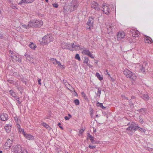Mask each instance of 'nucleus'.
I'll return each mask as SVG.
<instances>
[{
	"mask_svg": "<svg viewBox=\"0 0 153 153\" xmlns=\"http://www.w3.org/2000/svg\"><path fill=\"white\" fill-rule=\"evenodd\" d=\"M14 120H15L16 121H18V119L17 118V117H14Z\"/></svg>",
	"mask_w": 153,
	"mask_h": 153,
	"instance_id": "0e129e2a",
	"label": "nucleus"
},
{
	"mask_svg": "<svg viewBox=\"0 0 153 153\" xmlns=\"http://www.w3.org/2000/svg\"><path fill=\"white\" fill-rule=\"evenodd\" d=\"M41 42L45 45L48 44L52 40V37L51 35L48 34L42 38Z\"/></svg>",
	"mask_w": 153,
	"mask_h": 153,
	"instance_id": "7ed1b4c3",
	"label": "nucleus"
},
{
	"mask_svg": "<svg viewBox=\"0 0 153 153\" xmlns=\"http://www.w3.org/2000/svg\"><path fill=\"white\" fill-rule=\"evenodd\" d=\"M22 26L23 27H24L25 28H26V29H28V28H29V27L28 25H22Z\"/></svg>",
	"mask_w": 153,
	"mask_h": 153,
	"instance_id": "5fc2aeb1",
	"label": "nucleus"
},
{
	"mask_svg": "<svg viewBox=\"0 0 153 153\" xmlns=\"http://www.w3.org/2000/svg\"><path fill=\"white\" fill-rule=\"evenodd\" d=\"M97 106L101 108L102 109H103L106 108V107L103 105L102 103H100L98 102H97Z\"/></svg>",
	"mask_w": 153,
	"mask_h": 153,
	"instance_id": "aec40b11",
	"label": "nucleus"
},
{
	"mask_svg": "<svg viewBox=\"0 0 153 153\" xmlns=\"http://www.w3.org/2000/svg\"><path fill=\"white\" fill-rule=\"evenodd\" d=\"M104 73L105 75H108L109 76H110V74L108 73L107 70H105L104 72Z\"/></svg>",
	"mask_w": 153,
	"mask_h": 153,
	"instance_id": "a18cd8bd",
	"label": "nucleus"
},
{
	"mask_svg": "<svg viewBox=\"0 0 153 153\" xmlns=\"http://www.w3.org/2000/svg\"><path fill=\"white\" fill-rule=\"evenodd\" d=\"M129 102L132 105H133V104L132 102L131 101V100H129Z\"/></svg>",
	"mask_w": 153,
	"mask_h": 153,
	"instance_id": "338daca9",
	"label": "nucleus"
},
{
	"mask_svg": "<svg viewBox=\"0 0 153 153\" xmlns=\"http://www.w3.org/2000/svg\"><path fill=\"white\" fill-rule=\"evenodd\" d=\"M139 128V127L137 126V124L136 125V126H135L133 130L134 131H136Z\"/></svg>",
	"mask_w": 153,
	"mask_h": 153,
	"instance_id": "c03bdc74",
	"label": "nucleus"
},
{
	"mask_svg": "<svg viewBox=\"0 0 153 153\" xmlns=\"http://www.w3.org/2000/svg\"><path fill=\"white\" fill-rule=\"evenodd\" d=\"M121 97L123 98V99H126L127 100H128V98L125 97L124 95H122Z\"/></svg>",
	"mask_w": 153,
	"mask_h": 153,
	"instance_id": "79ce46f5",
	"label": "nucleus"
},
{
	"mask_svg": "<svg viewBox=\"0 0 153 153\" xmlns=\"http://www.w3.org/2000/svg\"><path fill=\"white\" fill-rule=\"evenodd\" d=\"M22 153H27V152L26 149H22Z\"/></svg>",
	"mask_w": 153,
	"mask_h": 153,
	"instance_id": "49530a36",
	"label": "nucleus"
},
{
	"mask_svg": "<svg viewBox=\"0 0 153 153\" xmlns=\"http://www.w3.org/2000/svg\"><path fill=\"white\" fill-rule=\"evenodd\" d=\"M76 48H78V50H79L80 49V45L78 44H77L76 43Z\"/></svg>",
	"mask_w": 153,
	"mask_h": 153,
	"instance_id": "6e6d98bb",
	"label": "nucleus"
},
{
	"mask_svg": "<svg viewBox=\"0 0 153 153\" xmlns=\"http://www.w3.org/2000/svg\"><path fill=\"white\" fill-rule=\"evenodd\" d=\"M25 137L28 140H33L34 138V137L31 134H25L24 135Z\"/></svg>",
	"mask_w": 153,
	"mask_h": 153,
	"instance_id": "dca6fc26",
	"label": "nucleus"
},
{
	"mask_svg": "<svg viewBox=\"0 0 153 153\" xmlns=\"http://www.w3.org/2000/svg\"><path fill=\"white\" fill-rule=\"evenodd\" d=\"M16 100H17L18 103L19 104H20L21 103L22 101H20L19 100V98L17 97L16 98Z\"/></svg>",
	"mask_w": 153,
	"mask_h": 153,
	"instance_id": "de8ad7c7",
	"label": "nucleus"
},
{
	"mask_svg": "<svg viewBox=\"0 0 153 153\" xmlns=\"http://www.w3.org/2000/svg\"><path fill=\"white\" fill-rule=\"evenodd\" d=\"M50 61L53 64H56V62H57V60L56 59H55L54 58H51L50 59Z\"/></svg>",
	"mask_w": 153,
	"mask_h": 153,
	"instance_id": "bb28decb",
	"label": "nucleus"
},
{
	"mask_svg": "<svg viewBox=\"0 0 153 153\" xmlns=\"http://www.w3.org/2000/svg\"><path fill=\"white\" fill-rule=\"evenodd\" d=\"M148 67L147 63L145 62L140 64L139 66V70L140 72L145 74V70Z\"/></svg>",
	"mask_w": 153,
	"mask_h": 153,
	"instance_id": "20e7f679",
	"label": "nucleus"
},
{
	"mask_svg": "<svg viewBox=\"0 0 153 153\" xmlns=\"http://www.w3.org/2000/svg\"><path fill=\"white\" fill-rule=\"evenodd\" d=\"M29 46L31 48L33 49H35L36 47V46L33 43H31V44L29 45Z\"/></svg>",
	"mask_w": 153,
	"mask_h": 153,
	"instance_id": "2f4dec72",
	"label": "nucleus"
},
{
	"mask_svg": "<svg viewBox=\"0 0 153 153\" xmlns=\"http://www.w3.org/2000/svg\"><path fill=\"white\" fill-rule=\"evenodd\" d=\"M136 124L134 122H132L130 126L131 128V131H132V130H134L135 126Z\"/></svg>",
	"mask_w": 153,
	"mask_h": 153,
	"instance_id": "a878e982",
	"label": "nucleus"
},
{
	"mask_svg": "<svg viewBox=\"0 0 153 153\" xmlns=\"http://www.w3.org/2000/svg\"><path fill=\"white\" fill-rule=\"evenodd\" d=\"M139 130L140 131H141V132H145L146 131L145 129L144 128H140L139 127Z\"/></svg>",
	"mask_w": 153,
	"mask_h": 153,
	"instance_id": "ea45409f",
	"label": "nucleus"
},
{
	"mask_svg": "<svg viewBox=\"0 0 153 153\" xmlns=\"http://www.w3.org/2000/svg\"><path fill=\"white\" fill-rule=\"evenodd\" d=\"M28 25L29 28L30 27H35V26L34 22H29Z\"/></svg>",
	"mask_w": 153,
	"mask_h": 153,
	"instance_id": "b1692460",
	"label": "nucleus"
},
{
	"mask_svg": "<svg viewBox=\"0 0 153 153\" xmlns=\"http://www.w3.org/2000/svg\"><path fill=\"white\" fill-rule=\"evenodd\" d=\"M34 0H21L19 2V4H22L25 3H31L33 2Z\"/></svg>",
	"mask_w": 153,
	"mask_h": 153,
	"instance_id": "4468645a",
	"label": "nucleus"
},
{
	"mask_svg": "<svg viewBox=\"0 0 153 153\" xmlns=\"http://www.w3.org/2000/svg\"><path fill=\"white\" fill-rule=\"evenodd\" d=\"M35 26V27H40L43 25L42 22L41 20H36L34 22Z\"/></svg>",
	"mask_w": 153,
	"mask_h": 153,
	"instance_id": "f8f14e48",
	"label": "nucleus"
},
{
	"mask_svg": "<svg viewBox=\"0 0 153 153\" xmlns=\"http://www.w3.org/2000/svg\"><path fill=\"white\" fill-rule=\"evenodd\" d=\"M16 85H17V86H16L17 88L19 89V90L20 91V88L18 86V84L16 83Z\"/></svg>",
	"mask_w": 153,
	"mask_h": 153,
	"instance_id": "69168bd1",
	"label": "nucleus"
},
{
	"mask_svg": "<svg viewBox=\"0 0 153 153\" xmlns=\"http://www.w3.org/2000/svg\"><path fill=\"white\" fill-rule=\"evenodd\" d=\"M113 26L112 24L109 25L108 27V33H109L112 31Z\"/></svg>",
	"mask_w": 153,
	"mask_h": 153,
	"instance_id": "393cba45",
	"label": "nucleus"
},
{
	"mask_svg": "<svg viewBox=\"0 0 153 153\" xmlns=\"http://www.w3.org/2000/svg\"><path fill=\"white\" fill-rule=\"evenodd\" d=\"M81 94L82 95V97L84 98V99L85 100H88V98H87L86 94L84 92H81Z\"/></svg>",
	"mask_w": 153,
	"mask_h": 153,
	"instance_id": "473e14b6",
	"label": "nucleus"
},
{
	"mask_svg": "<svg viewBox=\"0 0 153 153\" xmlns=\"http://www.w3.org/2000/svg\"><path fill=\"white\" fill-rule=\"evenodd\" d=\"M75 58L76 59L78 60L79 61H80V58L79 56V54L78 53L76 54V55Z\"/></svg>",
	"mask_w": 153,
	"mask_h": 153,
	"instance_id": "e433bc0d",
	"label": "nucleus"
},
{
	"mask_svg": "<svg viewBox=\"0 0 153 153\" xmlns=\"http://www.w3.org/2000/svg\"><path fill=\"white\" fill-rule=\"evenodd\" d=\"M126 129L131 131V128L130 126H129Z\"/></svg>",
	"mask_w": 153,
	"mask_h": 153,
	"instance_id": "680f3d73",
	"label": "nucleus"
},
{
	"mask_svg": "<svg viewBox=\"0 0 153 153\" xmlns=\"http://www.w3.org/2000/svg\"><path fill=\"white\" fill-rule=\"evenodd\" d=\"M63 82L64 83V84L65 85H67L68 84V82L66 80H63Z\"/></svg>",
	"mask_w": 153,
	"mask_h": 153,
	"instance_id": "09e8293b",
	"label": "nucleus"
},
{
	"mask_svg": "<svg viewBox=\"0 0 153 153\" xmlns=\"http://www.w3.org/2000/svg\"><path fill=\"white\" fill-rule=\"evenodd\" d=\"M56 64H58V65L59 66H62V65H61V62H59V61H57V62H56Z\"/></svg>",
	"mask_w": 153,
	"mask_h": 153,
	"instance_id": "603ef678",
	"label": "nucleus"
},
{
	"mask_svg": "<svg viewBox=\"0 0 153 153\" xmlns=\"http://www.w3.org/2000/svg\"><path fill=\"white\" fill-rule=\"evenodd\" d=\"M89 61L88 58L87 57H85L84 58V60L83 62L85 63H86L87 65L88 66L90 67L89 63L88 62Z\"/></svg>",
	"mask_w": 153,
	"mask_h": 153,
	"instance_id": "4be33fe9",
	"label": "nucleus"
},
{
	"mask_svg": "<svg viewBox=\"0 0 153 153\" xmlns=\"http://www.w3.org/2000/svg\"><path fill=\"white\" fill-rule=\"evenodd\" d=\"M135 35H136V37H138L139 35V32L137 30H135Z\"/></svg>",
	"mask_w": 153,
	"mask_h": 153,
	"instance_id": "37998d69",
	"label": "nucleus"
},
{
	"mask_svg": "<svg viewBox=\"0 0 153 153\" xmlns=\"http://www.w3.org/2000/svg\"><path fill=\"white\" fill-rule=\"evenodd\" d=\"M142 98L145 100H147L149 99V97L147 94H145L142 96Z\"/></svg>",
	"mask_w": 153,
	"mask_h": 153,
	"instance_id": "5701e85b",
	"label": "nucleus"
},
{
	"mask_svg": "<svg viewBox=\"0 0 153 153\" xmlns=\"http://www.w3.org/2000/svg\"><path fill=\"white\" fill-rule=\"evenodd\" d=\"M43 126L45 127L47 129H50V126L47 124L43 123Z\"/></svg>",
	"mask_w": 153,
	"mask_h": 153,
	"instance_id": "4c0bfd02",
	"label": "nucleus"
},
{
	"mask_svg": "<svg viewBox=\"0 0 153 153\" xmlns=\"http://www.w3.org/2000/svg\"><path fill=\"white\" fill-rule=\"evenodd\" d=\"M96 75L100 80L103 79V78L100 76V75L97 72L96 73Z\"/></svg>",
	"mask_w": 153,
	"mask_h": 153,
	"instance_id": "7c9ffc66",
	"label": "nucleus"
},
{
	"mask_svg": "<svg viewBox=\"0 0 153 153\" xmlns=\"http://www.w3.org/2000/svg\"><path fill=\"white\" fill-rule=\"evenodd\" d=\"M8 118V115L4 113H2L0 115V119L2 121L7 120Z\"/></svg>",
	"mask_w": 153,
	"mask_h": 153,
	"instance_id": "9b49d317",
	"label": "nucleus"
},
{
	"mask_svg": "<svg viewBox=\"0 0 153 153\" xmlns=\"http://www.w3.org/2000/svg\"><path fill=\"white\" fill-rule=\"evenodd\" d=\"M74 102L76 105H78L79 104V101L78 99H76L74 100Z\"/></svg>",
	"mask_w": 153,
	"mask_h": 153,
	"instance_id": "c9c22d12",
	"label": "nucleus"
},
{
	"mask_svg": "<svg viewBox=\"0 0 153 153\" xmlns=\"http://www.w3.org/2000/svg\"><path fill=\"white\" fill-rule=\"evenodd\" d=\"M70 117L67 116H65V119L66 120H68L70 119Z\"/></svg>",
	"mask_w": 153,
	"mask_h": 153,
	"instance_id": "4d7b16f0",
	"label": "nucleus"
},
{
	"mask_svg": "<svg viewBox=\"0 0 153 153\" xmlns=\"http://www.w3.org/2000/svg\"><path fill=\"white\" fill-rule=\"evenodd\" d=\"M135 98V97L134 96H132L131 97V99H134Z\"/></svg>",
	"mask_w": 153,
	"mask_h": 153,
	"instance_id": "774afa93",
	"label": "nucleus"
},
{
	"mask_svg": "<svg viewBox=\"0 0 153 153\" xmlns=\"http://www.w3.org/2000/svg\"><path fill=\"white\" fill-rule=\"evenodd\" d=\"M125 37V34L123 32H119L118 33L117 37L118 40L123 39Z\"/></svg>",
	"mask_w": 153,
	"mask_h": 153,
	"instance_id": "ddd939ff",
	"label": "nucleus"
},
{
	"mask_svg": "<svg viewBox=\"0 0 153 153\" xmlns=\"http://www.w3.org/2000/svg\"><path fill=\"white\" fill-rule=\"evenodd\" d=\"M88 147L90 149H92L95 148L96 147V146H91L90 145H89L88 146Z\"/></svg>",
	"mask_w": 153,
	"mask_h": 153,
	"instance_id": "8fccbe9b",
	"label": "nucleus"
},
{
	"mask_svg": "<svg viewBox=\"0 0 153 153\" xmlns=\"http://www.w3.org/2000/svg\"><path fill=\"white\" fill-rule=\"evenodd\" d=\"M19 132L20 133H21V132H22L24 135L25 134V131H24L23 129L21 128L20 127H19Z\"/></svg>",
	"mask_w": 153,
	"mask_h": 153,
	"instance_id": "72a5a7b5",
	"label": "nucleus"
},
{
	"mask_svg": "<svg viewBox=\"0 0 153 153\" xmlns=\"http://www.w3.org/2000/svg\"><path fill=\"white\" fill-rule=\"evenodd\" d=\"M144 40L146 43H148L149 44H151L152 43V42L151 40L152 41V40L149 36H145L144 38Z\"/></svg>",
	"mask_w": 153,
	"mask_h": 153,
	"instance_id": "2eb2a0df",
	"label": "nucleus"
},
{
	"mask_svg": "<svg viewBox=\"0 0 153 153\" xmlns=\"http://www.w3.org/2000/svg\"><path fill=\"white\" fill-rule=\"evenodd\" d=\"M11 53L12 55H11V56L13 58L14 60H15V61L17 62H21L22 59L21 56L17 54H13L12 53Z\"/></svg>",
	"mask_w": 153,
	"mask_h": 153,
	"instance_id": "0eeeda50",
	"label": "nucleus"
},
{
	"mask_svg": "<svg viewBox=\"0 0 153 153\" xmlns=\"http://www.w3.org/2000/svg\"><path fill=\"white\" fill-rule=\"evenodd\" d=\"M22 148L20 145L14 146L12 149V151L16 153H22Z\"/></svg>",
	"mask_w": 153,
	"mask_h": 153,
	"instance_id": "423d86ee",
	"label": "nucleus"
},
{
	"mask_svg": "<svg viewBox=\"0 0 153 153\" xmlns=\"http://www.w3.org/2000/svg\"><path fill=\"white\" fill-rule=\"evenodd\" d=\"M87 137L88 138L90 139V140L91 141V142L93 144H95L96 143V142L94 140V137L92 136L90 134H88Z\"/></svg>",
	"mask_w": 153,
	"mask_h": 153,
	"instance_id": "f3484780",
	"label": "nucleus"
},
{
	"mask_svg": "<svg viewBox=\"0 0 153 153\" xmlns=\"http://www.w3.org/2000/svg\"><path fill=\"white\" fill-rule=\"evenodd\" d=\"M90 53V51L86 49H84L82 51V53L83 54L87 56Z\"/></svg>",
	"mask_w": 153,
	"mask_h": 153,
	"instance_id": "412c9836",
	"label": "nucleus"
},
{
	"mask_svg": "<svg viewBox=\"0 0 153 153\" xmlns=\"http://www.w3.org/2000/svg\"><path fill=\"white\" fill-rule=\"evenodd\" d=\"M98 91H97V93L96 94L97 95L98 97H100V96L101 94V90L100 89V88H97Z\"/></svg>",
	"mask_w": 153,
	"mask_h": 153,
	"instance_id": "c85d7f7f",
	"label": "nucleus"
},
{
	"mask_svg": "<svg viewBox=\"0 0 153 153\" xmlns=\"http://www.w3.org/2000/svg\"><path fill=\"white\" fill-rule=\"evenodd\" d=\"M76 43L75 44L74 43H72L71 44V47L72 48L74 49V50H78V48H76Z\"/></svg>",
	"mask_w": 153,
	"mask_h": 153,
	"instance_id": "cd10ccee",
	"label": "nucleus"
},
{
	"mask_svg": "<svg viewBox=\"0 0 153 153\" xmlns=\"http://www.w3.org/2000/svg\"><path fill=\"white\" fill-rule=\"evenodd\" d=\"M11 125L8 124L4 126V129L7 133H9L10 131V129L11 128Z\"/></svg>",
	"mask_w": 153,
	"mask_h": 153,
	"instance_id": "a211bd4d",
	"label": "nucleus"
},
{
	"mask_svg": "<svg viewBox=\"0 0 153 153\" xmlns=\"http://www.w3.org/2000/svg\"><path fill=\"white\" fill-rule=\"evenodd\" d=\"M38 83H39V85H41V79H38Z\"/></svg>",
	"mask_w": 153,
	"mask_h": 153,
	"instance_id": "052dcab7",
	"label": "nucleus"
},
{
	"mask_svg": "<svg viewBox=\"0 0 153 153\" xmlns=\"http://www.w3.org/2000/svg\"><path fill=\"white\" fill-rule=\"evenodd\" d=\"M67 47V44L65 43H62V47L63 49L66 48Z\"/></svg>",
	"mask_w": 153,
	"mask_h": 153,
	"instance_id": "58836bf2",
	"label": "nucleus"
},
{
	"mask_svg": "<svg viewBox=\"0 0 153 153\" xmlns=\"http://www.w3.org/2000/svg\"><path fill=\"white\" fill-rule=\"evenodd\" d=\"M13 141L10 140H7V142L4 144V146L5 147V149H9L11 146V144L12 143Z\"/></svg>",
	"mask_w": 153,
	"mask_h": 153,
	"instance_id": "9d476101",
	"label": "nucleus"
},
{
	"mask_svg": "<svg viewBox=\"0 0 153 153\" xmlns=\"http://www.w3.org/2000/svg\"><path fill=\"white\" fill-rule=\"evenodd\" d=\"M94 21V19L92 17L89 18L87 23V26H86V28L88 30H89L93 27Z\"/></svg>",
	"mask_w": 153,
	"mask_h": 153,
	"instance_id": "39448f33",
	"label": "nucleus"
},
{
	"mask_svg": "<svg viewBox=\"0 0 153 153\" xmlns=\"http://www.w3.org/2000/svg\"><path fill=\"white\" fill-rule=\"evenodd\" d=\"M79 6V2L77 0H72L70 2L69 7L64 6L63 7L64 12H67L68 11L70 12H73L76 10Z\"/></svg>",
	"mask_w": 153,
	"mask_h": 153,
	"instance_id": "f257e3e1",
	"label": "nucleus"
},
{
	"mask_svg": "<svg viewBox=\"0 0 153 153\" xmlns=\"http://www.w3.org/2000/svg\"><path fill=\"white\" fill-rule=\"evenodd\" d=\"M84 131L83 130H81L79 131V133L81 134H82Z\"/></svg>",
	"mask_w": 153,
	"mask_h": 153,
	"instance_id": "e2e57ef3",
	"label": "nucleus"
},
{
	"mask_svg": "<svg viewBox=\"0 0 153 153\" xmlns=\"http://www.w3.org/2000/svg\"><path fill=\"white\" fill-rule=\"evenodd\" d=\"M7 82L9 83H13V80H7Z\"/></svg>",
	"mask_w": 153,
	"mask_h": 153,
	"instance_id": "bf43d9fd",
	"label": "nucleus"
},
{
	"mask_svg": "<svg viewBox=\"0 0 153 153\" xmlns=\"http://www.w3.org/2000/svg\"><path fill=\"white\" fill-rule=\"evenodd\" d=\"M102 11L103 13L106 14L107 15H109L110 13V10L109 8L105 5H103Z\"/></svg>",
	"mask_w": 153,
	"mask_h": 153,
	"instance_id": "6e6552de",
	"label": "nucleus"
},
{
	"mask_svg": "<svg viewBox=\"0 0 153 153\" xmlns=\"http://www.w3.org/2000/svg\"><path fill=\"white\" fill-rule=\"evenodd\" d=\"M9 92L12 97H15L16 94L13 90H10L9 91Z\"/></svg>",
	"mask_w": 153,
	"mask_h": 153,
	"instance_id": "c756f323",
	"label": "nucleus"
},
{
	"mask_svg": "<svg viewBox=\"0 0 153 153\" xmlns=\"http://www.w3.org/2000/svg\"><path fill=\"white\" fill-rule=\"evenodd\" d=\"M91 7L92 8L94 9L95 10H99L100 9L98 6V4L95 1H93L91 4Z\"/></svg>",
	"mask_w": 153,
	"mask_h": 153,
	"instance_id": "1a4fd4ad",
	"label": "nucleus"
},
{
	"mask_svg": "<svg viewBox=\"0 0 153 153\" xmlns=\"http://www.w3.org/2000/svg\"><path fill=\"white\" fill-rule=\"evenodd\" d=\"M52 5H53V6L54 7L56 8H57L59 6L58 4L57 3H54Z\"/></svg>",
	"mask_w": 153,
	"mask_h": 153,
	"instance_id": "a19ab883",
	"label": "nucleus"
},
{
	"mask_svg": "<svg viewBox=\"0 0 153 153\" xmlns=\"http://www.w3.org/2000/svg\"><path fill=\"white\" fill-rule=\"evenodd\" d=\"M25 56L26 57L27 59H28L30 58V55L27 54L25 53Z\"/></svg>",
	"mask_w": 153,
	"mask_h": 153,
	"instance_id": "864d4df0",
	"label": "nucleus"
},
{
	"mask_svg": "<svg viewBox=\"0 0 153 153\" xmlns=\"http://www.w3.org/2000/svg\"><path fill=\"white\" fill-rule=\"evenodd\" d=\"M135 30L134 29L131 30L130 31V33L129 34H130V36H133L134 37H136V35H135Z\"/></svg>",
	"mask_w": 153,
	"mask_h": 153,
	"instance_id": "6ab92c4d",
	"label": "nucleus"
},
{
	"mask_svg": "<svg viewBox=\"0 0 153 153\" xmlns=\"http://www.w3.org/2000/svg\"><path fill=\"white\" fill-rule=\"evenodd\" d=\"M139 122L140 123L143 124V121L142 119H140L139 120Z\"/></svg>",
	"mask_w": 153,
	"mask_h": 153,
	"instance_id": "13d9d810",
	"label": "nucleus"
},
{
	"mask_svg": "<svg viewBox=\"0 0 153 153\" xmlns=\"http://www.w3.org/2000/svg\"><path fill=\"white\" fill-rule=\"evenodd\" d=\"M123 73L127 78H130L134 81L137 78L136 75L127 69H125L124 70Z\"/></svg>",
	"mask_w": 153,
	"mask_h": 153,
	"instance_id": "f03ea898",
	"label": "nucleus"
},
{
	"mask_svg": "<svg viewBox=\"0 0 153 153\" xmlns=\"http://www.w3.org/2000/svg\"><path fill=\"white\" fill-rule=\"evenodd\" d=\"M20 79L21 80V81H22L23 83L25 84H26V79H24V78H23V77H21Z\"/></svg>",
	"mask_w": 153,
	"mask_h": 153,
	"instance_id": "f704fd0d",
	"label": "nucleus"
},
{
	"mask_svg": "<svg viewBox=\"0 0 153 153\" xmlns=\"http://www.w3.org/2000/svg\"><path fill=\"white\" fill-rule=\"evenodd\" d=\"M88 56L89 57H91L92 58L94 59V56H93V55L91 54L90 52L89 53Z\"/></svg>",
	"mask_w": 153,
	"mask_h": 153,
	"instance_id": "3c124183",
	"label": "nucleus"
}]
</instances>
